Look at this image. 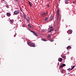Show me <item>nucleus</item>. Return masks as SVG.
I'll return each mask as SVG.
<instances>
[{
	"instance_id": "nucleus-1",
	"label": "nucleus",
	"mask_w": 76,
	"mask_h": 76,
	"mask_svg": "<svg viewBox=\"0 0 76 76\" xmlns=\"http://www.w3.org/2000/svg\"><path fill=\"white\" fill-rule=\"evenodd\" d=\"M57 18L58 20H60V18L61 16L59 14V9H58L57 11Z\"/></svg>"
},
{
	"instance_id": "nucleus-2",
	"label": "nucleus",
	"mask_w": 76,
	"mask_h": 76,
	"mask_svg": "<svg viewBox=\"0 0 76 76\" xmlns=\"http://www.w3.org/2000/svg\"><path fill=\"white\" fill-rule=\"evenodd\" d=\"M19 13V11L18 10H15L14 12V15H18V13Z\"/></svg>"
},
{
	"instance_id": "nucleus-3",
	"label": "nucleus",
	"mask_w": 76,
	"mask_h": 76,
	"mask_svg": "<svg viewBox=\"0 0 76 76\" xmlns=\"http://www.w3.org/2000/svg\"><path fill=\"white\" fill-rule=\"evenodd\" d=\"M7 15L8 16V17H10L11 16V14L9 12L7 13Z\"/></svg>"
},
{
	"instance_id": "nucleus-4",
	"label": "nucleus",
	"mask_w": 76,
	"mask_h": 76,
	"mask_svg": "<svg viewBox=\"0 0 76 76\" xmlns=\"http://www.w3.org/2000/svg\"><path fill=\"white\" fill-rule=\"evenodd\" d=\"M46 15V13L45 12H44L43 13H42L40 14L41 16H44V15Z\"/></svg>"
},
{
	"instance_id": "nucleus-5",
	"label": "nucleus",
	"mask_w": 76,
	"mask_h": 76,
	"mask_svg": "<svg viewBox=\"0 0 76 76\" xmlns=\"http://www.w3.org/2000/svg\"><path fill=\"white\" fill-rule=\"evenodd\" d=\"M26 19L27 22H29V21H30V18H29V17H27Z\"/></svg>"
},
{
	"instance_id": "nucleus-6",
	"label": "nucleus",
	"mask_w": 76,
	"mask_h": 76,
	"mask_svg": "<svg viewBox=\"0 0 76 76\" xmlns=\"http://www.w3.org/2000/svg\"><path fill=\"white\" fill-rule=\"evenodd\" d=\"M63 60V59H62V58H59L58 59V61H59L60 62H61Z\"/></svg>"
},
{
	"instance_id": "nucleus-7",
	"label": "nucleus",
	"mask_w": 76,
	"mask_h": 76,
	"mask_svg": "<svg viewBox=\"0 0 76 76\" xmlns=\"http://www.w3.org/2000/svg\"><path fill=\"white\" fill-rule=\"evenodd\" d=\"M31 45L33 47H35V45L34 43H32L31 44Z\"/></svg>"
},
{
	"instance_id": "nucleus-8",
	"label": "nucleus",
	"mask_w": 76,
	"mask_h": 76,
	"mask_svg": "<svg viewBox=\"0 0 76 76\" xmlns=\"http://www.w3.org/2000/svg\"><path fill=\"white\" fill-rule=\"evenodd\" d=\"M53 19V15H51L50 17V20H51Z\"/></svg>"
},
{
	"instance_id": "nucleus-9",
	"label": "nucleus",
	"mask_w": 76,
	"mask_h": 76,
	"mask_svg": "<svg viewBox=\"0 0 76 76\" xmlns=\"http://www.w3.org/2000/svg\"><path fill=\"white\" fill-rule=\"evenodd\" d=\"M27 44H28V45H29L30 46V47H31V42H27Z\"/></svg>"
},
{
	"instance_id": "nucleus-10",
	"label": "nucleus",
	"mask_w": 76,
	"mask_h": 76,
	"mask_svg": "<svg viewBox=\"0 0 76 76\" xmlns=\"http://www.w3.org/2000/svg\"><path fill=\"white\" fill-rule=\"evenodd\" d=\"M71 48H72V47L70 46H68L66 48L67 50H68V49H71Z\"/></svg>"
},
{
	"instance_id": "nucleus-11",
	"label": "nucleus",
	"mask_w": 76,
	"mask_h": 76,
	"mask_svg": "<svg viewBox=\"0 0 76 76\" xmlns=\"http://www.w3.org/2000/svg\"><path fill=\"white\" fill-rule=\"evenodd\" d=\"M10 22L11 23H13V22H14V20H11L10 21Z\"/></svg>"
},
{
	"instance_id": "nucleus-12",
	"label": "nucleus",
	"mask_w": 76,
	"mask_h": 76,
	"mask_svg": "<svg viewBox=\"0 0 76 76\" xmlns=\"http://www.w3.org/2000/svg\"><path fill=\"white\" fill-rule=\"evenodd\" d=\"M23 17L25 19H26V15H24Z\"/></svg>"
},
{
	"instance_id": "nucleus-13",
	"label": "nucleus",
	"mask_w": 76,
	"mask_h": 76,
	"mask_svg": "<svg viewBox=\"0 0 76 76\" xmlns=\"http://www.w3.org/2000/svg\"><path fill=\"white\" fill-rule=\"evenodd\" d=\"M54 31L53 29H51L50 30V31H49V33L51 32L52 31Z\"/></svg>"
},
{
	"instance_id": "nucleus-14",
	"label": "nucleus",
	"mask_w": 76,
	"mask_h": 76,
	"mask_svg": "<svg viewBox=\"0 0 76 76\" xmlns=\"http://www.w3.org/2000/svg\"><path fill=\"white\" fill-rule=\"evenodd\" d=\"M65 3L66 4H68L69 3V1L67 0H65Z\"/></svg>"
},
{
	"instance_id": "nucleus-15",
	"label": "nucleus",
	"mask_w": 76,
	"mask_h": 76,
	"mask_svg": "<svg viewBox=\"0 0 76 76\" xmlns=\"http://www.w3.org/2000/svg\"><path fill=\"white\" fill-rule=\"evenodd\" d=\"M34 35H35L36 37H38V35H37V33L34 32Z\"/></svg>"
},
{
	"instance_id": "nucleus-16",
	"label": "nucleus",
	"mask_w": 76,
	"mask_h": 76,
	"mask_svg": "<svg viewBox=\"0 0 76 76\" xmlns=\"http://www.w3.org/2000/svg\"><path fill=\"white\" fill-rule=\"evenodd\" d=\"M42 41H48V40H45L43 39H42Z\"/></svg>"
},
{
	"instance_id": "nucleus-17",
	"label": "nucleus",
	"mask_w": 76,
	"mask_h": 76,
	"mask_svg": "<svg viewBox=\"0 0 76 76\" xmlns=\"http://www.w3.org/2000/svg\"><path fill=\"white\" fill-rule=\"evenodd\" d=\"M28 27H30V28H32V26L30 24L28 25Z\"/></svg>"
},
{
	"instance_id": "nucleus-18",
	"label": "nucleus",
	"mask_w": 76,
	"mask_h": 76,
	"mask_svg": "<svg viewBox=\"0 0 76 76\" xmlns=\"http://www.w3.org/2000/svg\"><path fill=\"white\" fill-rule=\"evenodd\" d=\"M72 30H70L69 31V34H72Z\"/></svg>"
},
{
	"instance_id": "nucleus-19",
	"label": "nucleus",
	"mask_w": 76,
	"mask_h": 76,
	"mask_svg": "<svg viewBox=\"0 0 76 76\" xmlns=\"http://www.w3.org/2000/svg\"><path fill=\"white\" fill-rule=\"evenodd\" d=\"M51 35H49V36H48V38L49 39V38H51Z\"/></svg>"
},
{
	"instance_id": "nucleus-20",
	"label": "nucleus",
	"mask_w": 76,
	"mask_h": 76,
	"mask_svg": "<svg viewBox=\"0 0 76 76\" xmlns=\"http://www.w3.org/2000/svg\"><path fill=\"white\" fill-rule=\"evenodd\" d=\"M48 20V18L46 17L45 19V21H46V20Z\"/></svg>"
},
{
	"instance_id": "nucleus-21",
	"label": "nucleus",
	"mask_w": 76,
	"mask_h": 76,
	"mask_svg": "<svg viewBox=\"0 0 76 76\" xmlns=\"http://www.w3.org/2000/svg\"><path fill=\"white\" fill-rule=\"evenodd\" d=\"M45 32V30L42 29V32Z\"/></svg>"
},
{
	"instance_id": "nucleus-22",
	"label": "nucleus",
	"mask_w": 76,
	"mask_h": 76,
	"mask_svg": "<svg viewBox=\"0 0 76 76\" xmlns=\"http://www.w3.org/2000/svg\"><path fill=\"white\" fill-rule=\"evenodd\" d=\"M63 67V65H61L59 67V69H60L61 68H62Z\"/></svg>"
},
{
	"instance_id": "nucleus-23",
	"label": "nucleus",
	"mask_w": 76,
	"mask_h": 76,
	"mask_svg": "<svg viewBox=\"0 0 76 76\" xmlns=\"http://www.w3.org/2000/svg\"><path fill=\"white\" fill-rule=\"evenodd\" d=\"M32 3H31V4H29V5H30V6L31 7H32Z\"/></svg>"
},
{
	"instance_id": "nucleus-24",
	"label": "nucleus",
	"mask_w": 76,
	"mask_h": 76,
	"mask_svg": "<svg viewBox=\"0 0 76 76\" xmlns=\"http://www.w3.org/2000/svg\"><path fill=\"white\" fill-rule=\"evenodd\" d=\"M62 66H63V67H64V66H66V64H62Z\"/></svg>"
},
{
	"instance_id": "nucleus-25",
	"label": "nucleus",
	"mask_w": 76,
	"mask_h": 76,
	"mask_svg": "<svg viewBox=\"0 0 76 76\" xmlns=\"http://www.w3.org/2000/svg\"><path fill=\"white\" fill-rule=\"evenodd\" d=\"M49 28L50 29H53V26L50 27Z\"/></svg>"
},
{
	"instance_id": "nucleus-26",
	"label": "nucleus",
	"mask_w": 76,
	"mask_h": 76,
	"mask_svg": "<svg viewBox=\"0 0 76 76\" xmlns=\"http://www.w3.org/2000/svg\"><path fill=\"white\" fill-rule=\"evenodd\" d=\"M47 7H49V4H48L47 5Z\"/></svg>"
},
{
	"instance_id": "nucleus-27",
	"label": "nucleus",
	"mask_w": 76,
	"mask_h": 76,
	"mask_svg": "<svg viewBox=\"0 0 76 76\" xmlns=\"http://www.w3.org/2000/svg\"><path fill=\"white\" fill-rule=\"evenodd\" d=\"M53 41H54V40L53 39H51L50 40V42H53Z\"/></svg>"
},
{
	"instance_id": "nucleus-28",
	"label": "nucleus",
	"mask_w": 76,
	"mask_h": 76,
	"mask_svg": "<svg viewBox=\"0 0 76 76\" xmlns=\"http://www.w3.org/2000/svg\"><path fill=\"white\" fill-rule=\"evenodd\" d=\"M75 66H74L72 67V68L73 69L74 68H75Z\"/></svg>"
},
{
	"instance_id": "nucleus-29",
	"label": "nucleus",
	"mask_w": 76,
	"mask_h": 76,
	"mask_svg": "<svg viewBox=\"0 0 76 76\" xmlns=\"http://www.w3.org/2000/svg\"><path fill=\"white\" fill-rule=\"evenodd\" d=\"M31 32H32L34 34V33H35L34 32V31H31Z\"/></svg>"
},
{
	"instance_id": "nucleus-30",
	"label": "nucleus",
	"mask_w": 76,
	"mask_h": 76,
	"mask_svg": "<svg viewBox=\"0 0 76 76\" xmlns=\"http://www.w3.org/2000/svg\"><path fill=\"white\" fill-rule=\"evenodd\" d=\"M61 72L62 73H63V70H61Z\"/></svg>"
},
{
	"instance_id": "nucleus-31",
	"label": "nucleus",
	"mask_w": 76,
	"mask_h": 76,
	"mask_svg": "<svg viewBox=\"0 0 76 76\" xmlns=\"http://www.w3.org/2000/svg\"><path fill=\"white\" fill-rule=\"evenodd\" d=\"M23 27H25V25L24 24L23 25Z\"/></svg>"
},
{
	"instance_id": "nucleus-32",
	"label": "nucleus",
	"mask_w": 76,
	"mask_h": 76,
	"mask_svg": "<svg viewBox=\"0 0 76 76\" xmlns=\"http://www.w3.org/2000/svg\"><path fill=\"white\" fill-rule=\"evenodd\" d=\"M61 57H62V58H63V54L61 55Z\"/></svg>"
},
{
	"instance_id": "nucleus-33",
	"label": "nucleus",
	"mask_w": 76,
	"mask_h": 76,
	"mask_svg": "<svg viewBox=\"0 0 76 76\" xmlns=\"http://www.w3.org/2000/svg\"><path fill=\"white\" fill-rule=\"evenodd\" d=\"M28 3H29V4H31V3L29 1H28Z\"/></svg>"
},
{
	"instance_id": "nucleus-34",
	"label": "nucleus",
	"mask_w": 76,
	"mask_h": 76,
	"mask_svg": "<svg viewBox=\"0 0 76 76\" xmlns=\"http://www.w3.org/2000/svg\"><path fill=\"white\" fill-rule=\"evenodd\" d=\"M70 70V68L68 69H67V70Z\"/></svg>"
},
{
	"instance_id": "nucleus-35",
	"label": "nucleus",
	"mask_w": 76,
	"mask_h": 76,
	"mask_svg": "<svg viewBox=\"0 0 76 76\" xmlns=\"http://www.w3.org/2000/svg\"><path fill=\"white\" fill-rule=\"evenodd\" d=\"M73 69L72 68H71V69L70 70H73Z\"/></svg>"
},
{
	"instance_id": "nucleus-36",
	"label": "nucleus",
	"mask_w": 76,
	"mask_h": 76,
	"mask_svg": "<svg viewBox=\"0 0 76 76\" xmlns=\"http://www.w3.org/2000/svg\"><path fill=\"white\" fill-rule=\"evenodd\" d=\"M49 1H52L53 0H48Z\"/></svg>"
},
{
	"instance_id": "nucleus-37",
	"label": "nucleus",
	"mask_w": 76,
	"mask_h": 76,
	"mask_svg": "<svg viewBox=\"0 0 76 76\" xmlns=\"http://www.w3.org/2000/svg\"><path fill=\"white\" fill-rule=\"evenodd\" d=\"M65 57H66V56H63V58H64Z\"/></svg>"
},
{
	"instance_id": "nucleus-38",
	"label": "nucleus",
	"mask_w": 76,
	"mask_h": 76,
	"mask_svg": "<svg viewBox=\"0 0 76 76\" xmlns=\"http://www.w3.org/2000/svg\"><path fill=\"white\" fill-rule=\"evenodd\" d=\"M68 40H69V41H70V39H68Z\"/></svg>"
},
{
	"instance_id": "nucleus-39",
	"label": "nucleus",
	"mask_w": 76,
	"mask_h": 76,
	"mask_svg": "<svg viewBox=\"0 0 76 76\" xmlns=\"http://www.w3.org/2000/svg\"><path fill=\"white\" fill-rule=\"evenodd\" d=\"M15 1H18V0H15Z\"/></svg>"
},
{
	"instance_id": "nucleus-40",
	"label": "nucleus",
	"mask_w": 76,
	"mask_h": 76,
	"mask_svg": "<svg viewBox=\"0 0 76 76\" xmlns=\"http://www.w3.org/2000/svg\"><path fill=\"white\" fill-rule=\"evenodd\" d=\"M68 74H69H69H70V73H68Z\"/></svg>"
}]
</instances>
